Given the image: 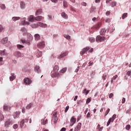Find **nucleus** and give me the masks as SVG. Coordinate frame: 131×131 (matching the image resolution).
Here are the masks:
<instances>
[{
	"label": "nucleus",
	"mask_w": 131,
	"mask_h": 131,
	"mask_svg": "<svg viewBox=\"0 0 131 131\" xmlns=\"http://www.w3.org/2000/svg\"><path fill=\"white\" fill-rule=\"evenodd\" d=\"M68 55V52H64V53L60 54L58 56V59H62V58H64V57H66V56H67Z\"/></svg>",
	"instance_id": "nucleus-12"
},
{
	"label": "nucleus",
	"mask_w": 131,
	"mask_h": 131,
	"mask_svg": "<svg viewBox=\"0 0 131 131\" xmlns=\"http://www.w3.org/2000/svg\"><path fill=\"white\" fill-rule=\"evenodd\" d=\"M127 75H128V76H130V75H131V71H127Z\"/></svg>",
	"instance_id": "nucleus-50"
},
{
	"label": "nucleus",
	"mask_w": 131,
	"mask_h": 131,
	"mask_svg": "<svg viewBox=\"0 0 131 131\" xmlns=\"http://www.w3.org/2000/svg\"><path fill=\"white\" fill-rule=\"evenodd\" d=\"M91 102V98H88L86 101V104H89Z\"/></svg>",
	"instance_id": "nucleus-49"
},
{
	"label": "nucleus",
	"mask_w": 131,
	"mask_h": 131,
	"mask_svg": "<svg viewBox=\"0 0 131 131\" xmlns=\"http://www.w3.org/2000/svg\"><path fill=\"white\" fill-rule=\"evenodd\" d=\"M5 118V117L4 116V115L0 113V121H2V120H4Z\"/></svg>",
	"instance_id": "nucleus-38"
},
{
	"label": "nucleus",
	"mask_w": 131,
	"mask_h": 131,
	"mask_svg": "<svg viewBox=\"0 0 131 131\" xmlns=\"http://www.w3.org/2000/svg\"><path fill=\"white\" fill-rule=\"evenodd\" d=\"M28 21L30 22H33L34 21V18H33V16L31 15L28 18Z\"/></svg>",
	"instance_id": "nucleus-28"
},
{
	"label": "nucleus",
	"mask_w": 131,
	"mask_h": 131,
	"mask_svg": "<svg viewBox=\"0 0 131 131\" xmlns=\"http://www.w3.org/2000/svg\"><path fill=\"white\" fill-rule=\"evenodd\" d=\"M125 103V98H123L122 99V103L124 104Z\"/></svg>",
	"instance_id": "nucleus-53"
},
{
	"label": "nucleus",
	"mask_w": 131,
	"mask_h": 131,
	"mask_svg": "<svg viewBox=\"0 0 131 131\" xmlns=\"http://www.w3.org/2000/svg\"><path fill=\"white\" fill-rule=\"evenodd\" d=\"M115 118H116V115L114 114L112 118H111L109 119V120L107 123L106 126H109V125H110V123H111V122H113L114 121V120L115 119Z\"/></svg>",
	"instance_id": "nucleus-4"
},
{
	"label": "nucleus",
	"mask_w": 131,
	"mask_h": 131,
	"mask_svg": "<svg viewBox=\"0 0 131 131\" xmlns=\"http://www.w3.org/2000/svg\"><path fill=\"white\" fill-rule=\"evenodd\" d=\"M17 48L18 49H23V48H24V46L21 45H17Z\"/></svg>",
	"instance_id": "nucleus-45"
},
{
	"label": "nucleus",
	"mask_w": 131,
	"mask_h": 131,
	"mask_svg": "<svg viewBox=\"0 0 131 131\" xmlns=\"http://www.w3.org/2000/svg\"><path fill=\"white\" fill-rule=\"evenodd\" d=\"M68 110H69V105H68V106L66 107V109H65V110H64L65 113H67V111H68Z\"/></svg>",
	"instance_id": "nucleus-46"
},
{
	"label": "nucleus",
	"mask_w": 131,
	"mask_h": 131,
	"mask_svg": "<svg viewBox=\"0 0 131 131\" xmlns=\"http://www.w3.org/2000/svg\"><path fill=\"white\" fill-rule=\"evenodd\" d=\"M4 30V28H3V26L0 25V32H2Z\"/></svg>",
	"instance_id": "nucleus-54"
},
{
	"label": "nucleus",
	"mask_w": 131,
	"mask_h": 131,
	"mask_svg": "<svg viewBox=\"0 0 131 131\" xmlns=\"http://www.w3.org/2000/svg\"><path fill=\"white\" fill-rule=\"evenodd\" d=\"M127 17V13H125L124 14H123L122 16V19L123 20H124V19H125V18H126Z\"/></svg>",
	"instance_id": "nucleus-32"
},
{
	"label": "nucleus",
	"mask_w": 131,
	"mask_h": 131,
	"mask_svg": "<svg viewBox=\"0 0 131 131\" xmlns=\"http://www.w3.org/2000/svg\"><path fill=\"white\" fill-rule=\"evenodd\" d=\"M59 76V73L58 72H55L53 74H51V77L55 78V77H58Z\"/></svg>",
	"instance_id": "nucleus-15"
},
{
	"label": "nucleus",
	"mask_w": 131,
	"mask_h": 131,
	"mask_svg": "<svg viewBox=\"0 0 131 131\" xmlns=\"http://www.w3.org/2000/svg\"><path fill=\"white\" fill-rule=\"evenodd\" d=\"M93 64H94V62H93V61H91L89 63V66H92V65H93Z\"/></svg>",
	"instance_id": "nucleus-56"
},
{
	"label": "nucleus",
	"mask_w": 131,
	"mask_h": 131,
	"mask_svg": "<svg viewBox=\"0 0 131 131\" xmlns=\"http://www.w3.org/2000/svg\"><path fill=\"white\" fill-rule=\"evenodd\" d=\"M61 16H62L64 19H68V15L65 12L61 13Z\"/></svg>",
	"instance_id": "nucleus-21"
},
{
	"label": "nucleus",
	"mask_w": 131,
	"mask_h": 131,
	"mask_svg": "<svg viewBox=\"0 0 131 131\" xmlns=\"http://www.w3.org/2000/svg\"><path fill=\"white\" fill-rule=\"evenodd\" d=\"M36 56L38 58H39L40 57H41L42 56V52H41L39 50H37Z\"/></svg>",
	"instance_id": "nucleus-18"
},
{
	"label": "nucleus",
	"mask_w": 131,
	"mask_h": 131,
	"mask_svg": "<svg viewBox=\"0 0 131 131\" xmlns=\"http://www.w3.org/2000/svg\"><path fill=\"white\" fill-rule=\"evenodd\" d=\"M110 112V108H108L106 111L105 113V116H106V115Z\"/></svg>",
	"instance_id": "nucleus-44"
},
{
	"label": "nucleus",
	"mask_w": 131,
	"mask_h": 131,
	"mask_svg": "<svg viewBox=\"0 0 131 131\" xmlns=\"http://www.w3.org/2000/svg\"><path fill=\"white\" fill-rule=\"evenodd\" d=\"M87 118H89V117H91V113H88L86 115Z\"/></svg>",
	"instance_id": "nucleus-59"
},
{
	"label": "nucleus",
	"mask_w": 131,
	"mask_h": 131,
	"mask_svg": "<svg viewBox=\"0 0 131 131\" xmlns=\"http://www.w3.org/2000/svg\"><path fill=\"white\" fill-rule=\"evenodd\" d=\"M32 39H33V37H32V35H31V34H29L28 35V41L24 39H21L20 40L23 43H27V45H28L29 46L30 45V42L29 41H31Z\"/></svg>",
	"instance_id": "nucleus-1"
},
{
	"label": "nucleus",
	"mask_w": 131,
	"mask_h": 131,
	"mask_svg": "<svg viewBox=\"0 0 131 131\" xmlns=\"http://www.w3.org/2000/svg\"><path fill=\"white\" fill-rule=\"evenodd\" d=\"M91 49L90 47H87L86 48H84V49H82V50L80 52V55L82 56V55H84L89 50Z\"/></svg>",
	"instance_id": "nucleus-5"
},
{
	"label": "nucleus",
	"mask_w": 131,
	"mask_h": 131,
	"mask_svg": "<svg viewBox=\"0 0 131 131\" xmlns=\"http://www.w3.org/2000/svg\"><path fill=\"white\" fill-rule=\"evenodd\" d=\"M63 6L64 8H67V7H68V4H67V2L64 1L63 2Z\"/></svg>",
	"instance_id": "nucleus-37"
},
{
	"label": "nucleus",
	"mask_w": 131,
	"mask_h": 131,
	"mask_svg": "<svg viewBox=\"0 0 131 131\" xmlns=\"http://www.w3.org/2000/svg\"><path fill=\"white\" fill-rule=\"evenodd\" d=\"M89 40L91 42H95V38L94 37H90L89 38Z\"/></svg>",
	"instance_id": "nucleus-39"
},
{
	"label": "nucleus",
	"mask_w": 131,
	"mask_h": 131,
	"mask_svg": "<svg viewBox=\"0 0 131 131\" xmlns=\"http://www.w3.org/2000/svg\"><path fill=\"white\" fill-rule=\"evenodd\" d=\"M126 129L127 130H129V129H130V125H127L126 126Z\"/></svg>",
	"instance_id": "nucleus-43"
},
{
	"label": "nucleus",
	"mask_w": 131,
	"mask_h": 131,
	"mask_svg": "<svg viewBox=\"0 0 131 131\" xmlns=\"http://www.w3.org/2000/svg\"><path fill=\"white\" fill-rule=\"evenodd\" d=\"M100 33L101 35H104V34L106 33V30H105V29H102L100 32Z\"/></svg>",
	"instance_id": "nucleus-27"
},
{
	"label": "nucleus",
	"mask_w": 131,
	"mask_h": 131,
	"mask_svg": "<svg viewBox=\"0 0 131 131\" xmlns=\"http://www.w3.org/2000/svg\"><path fill=\"white\" fill-rule=\"evenodd\" d=\"M33 104L32 103H30L27 106H26V109H30L31 107H32Z\"/></svg>",
	"instance_id": "nucleus-35"
},
{
	"label": "nucleus",
	"mask_w": 131,
	"mask_h": 131,
	"mask_svg": "<svg viewBox=\"0 0 131 131\" xmlns=\"http://www.w3.org/2000/svg\"><path fill=\"white\" fill-rule=\"evenodd\" d=\"M64 37H66V38H67V39H70V36H69V35L64 36Z\"/></svg>",
	"instance_id": "nucleus-62"
},
{
	"label": "nucleus",
	"mask_w": 131,
	"mask_h": 131,
	"mask_svg": "<svg viewBox=\"0 0 131 131\" xmlns=\"http://www.w3.org/2000/svg\"><path fill=\"white\" fill-rule=\"evenodd\" d=\"M80 128H81V123H78L74 131L80 130Z\"/></svg>",
	"instance_id": "nucleus-11"
},
{
	"label": "nucleus",
	"mask_w": 131,
	"mask_h": 131,
	"mask_svg": "<svg viewBox=\"0 0 131 131\" xmlns=\"http://www.w3.org/2000/svg\"><path fill=\"white\" fill-rule=\"evenodd\" d=\"M35 40H39L40 39V36L38 34H36L34 35Z\"/></svg>",
	"instance_id": "nucleus-25"
},
{
	"label": "nucleus",
	"mask_w": 131,
	"mask_h": 131,
	"mask_svg": "<svg viewBox=\"0 0 131 131\" xmlns=\"http://www.w3.org/2000/svg\"><path fill=\"white\" fill-rule=\"evenodd\" d=\"M1 42L2 43H3V45H6L8 42V37H5L3 38L1 40Z\"/></svg>",
	"instance_id": "nucleus-16"
},
{
	"label": "nucleus",
	"mask_w": 131,
	"mask_h": 131,
	"mask_svg": "<svg viewBox=\"0 0 131 131\" xmlns=\"http://www.w3.org/2000/svg\"><path fill=\"white\" fill-rule=\"evenodd\" d=\"M116 5H117V3H116V2H113L111 3V6L112 7H115V6H116Z\"/></svg>",
	"instance_id": "nucleus-40"
},
{
	"label": "nucleus",
	"mask_w": 131,
	"mask_h": 131,
	"mask_svg": "<svg viewBox=\"0 0 131 131\" xmlns=\"http://www.w3.org/2000/svg\"><path fill=\"white\" fill-rule=\"evenodd\" d=\"M106 16H109L110 15V11H106Z\"/></svg>",
	"instance_id": "nucleus-63"
},
{
	"label": "nucleus",
	"mask_w": 131,
	"mask_h": 131,
	"mask_svg": "<svg viewBox=\"0 0 131 131\" xmlns=\"http://www.w3.org/2000/svg\"><path fill=\"white\" fill-rule=\"evenodd\" d=\"M13 124V121H11L10 119H7L5 122V127L6 128H8V127H10V125H12Z\"/></svg>",
	"instance_id": "nucleus-2"
},
{
	"label": "nucleus",
	"mask_w": 131,
	"mask_h": 131,
	"mask_svg": "<svg viewBox=\"0 0 131 131\" xmlns=\"http://www.w3.org/2000/svg\"><path fill=\"white\" fill-rule=\"evenodd\" d=\"M37 25L38 26H40L41 27H45V26L46 25L44 24L43 23L38 22V23H37Z\"/></svg>",
	"instance_id": "nucleus-31"
},
{
	"label": "nucleus",
	"mask_w": 131,
	"mask_h": 131,
	"mask_svg": "<svg viewBox=\"0 0 131 131\" xmlns=\"http://www.w3.org/2000/svg\"><path fill=\"white\" fill-rule=\"evenodd\" d=\"M28 119H23L20 123V127L21 128H22V127H23V126H24V123H27V122H28Z\"/></svg>",
	"instance_id": "nucleus-6"
},
{
	"label": "nucleus",
	"mask_w": 131,
	"mask_h": 131,
	"mask_svg": "<svg viewBox=\"0 0 131 131\" xmlns=\"http://www.w3.org/2000/svg\"><path fill=\"white\" fill-rule=\"evenodd\" d=\"M111 21L110 18H107L105 20V23H110V22Z\"/></svg>",
	"instance_id": "nucleus-52"
},
{
	"label": "nucleus",
	"mask_w": 131,
	"mask_h": 131,
	"mask_svg": "<svg viewBox=\"0 0 131 131\" xmlns=\"http://www.w3.org/2000/svg\"><path fill=\"white\" fill-rule=\"evenodd\" d=\"M103 127H100L97 131H102L103 130Z\"/></svg>",
	"instance_id": "nucleus-61"
},
{
	"label": "nucleus",
	"mask_w": 131,
	"mask_h": 131,
	"mask_svg": "<svg viewBox=\"0 0 131 131\" xmlns=\"http://www.w3.org/2000/svg\"><path fill=\"white\" fill-rule=\"evenodd\" d=\"M41 13H42V10L38 9L36 12V15H40V14H41Z\"/></svg>",
	"instance_id": "nucleus-26"
},
{
	"label": "nucleus",
	"mask_w": 131,
	"mask_h": 131,
	"mask_svg": "<svg viewBox=\"0 0 131 131\" xmlns=\"http://www.w3.org/2000/svg\"><path fill=\"white\" fill-rule=\"evenodd\" d=\"M11 76L10 77V81H13L14 79H16V76H15V73H11Z\"/></svg>",
	"instance_id": "nucleus-13"
},
{
	"label": "nucleus",
	"mask_w": 131,
	"mask_h": 131,
	"mask_svg": "<svg viewBox=\"0 0 131 131\" xmlns=\"http://www.w3.org/2000/svg\"><path fill=\"white\" fill-rule=\"evenodd\" d=\"M13 128L14 129H16V128H18V125L17 124H14L13 125Z\"/></svg>",
	"instance_id": "nucleus-51"
},
{
	"label": "nucleus",
	"mask_w": 131,
	"mask_h": 131,
	"mask_svg": "<svg viewBox=\"0 0 131 131\" xmlns=\"http://www.w3.org/2000/svg\"><path fill=\"white\" fill-rule=\"evenodd\" d=\"M71 123L70 125L71 126H73V125L76 122V118H74V117H72L70 119Z\"/></svg>",
	"instance_id": "nucleus-7"
},
{
	"label": "nucleus",
	"mask_w": 131,
	"mask_h": 131,
	"mask_svg": "<svg viewBox=\"0 0 131 131\" xmlns=\"http://www.w3.org/2000/svg\"><path fill=\"white\" fill-rule=\"evenodd\" d=\"M35 71H36L37 73H40V69L39 68V66H36L35 67Z\"/></svg>",
	"instance_id": "nucleus-22"
},
{
	"label": "nucleus",
	"mask_w": 131,
	"mask_h": 131,
	"mask_svg": "<svg viewBox=\"0 0 131 131\" xmlns=\"http://www.w3.org/2000/svg\"><path fill=\"white\" fill-rule=\"evenodd\" d=\"M79 71V67H78L77 68V69L75 70V72H77L78 71Z\"/></svg>",
	"instance_id": "nucleus-60"
},
{
	"label": "nucleus",
	"mask_w": 131,
	"mask_h": 131,
	"mask_svg": "<svg viewBox=\"0 0 131 131\" xmlns=\"http://www.w3.org/2000/svg\"><path fill=\"white\" fill-rule=\"evenodd\" d=\"M12 20H13V21H17V20H19L20 19V17H13L12 18Z\"/></svg>",
	"instance_id": "nucleus-33"
},
{
	"label": "nucleus",
	"mask_w": 131,
	"mask_h": 131,
	"mask_svg": "<svg viewBox=\"0 0 131 131\" xmlns=\"http://www.w3.org/2000/svg\"><path fill=\"white\" fill-rule=\"evenodd\" d=\"M101 25H102V24H101L100 23H99L98 24L94 26V28H95V29H99V28L101 27Z\"/></svg>",
	"instance_id": "nucleus-20"
},
{
	"label": "nucleus",
	"mask_w": 131,
	"mask_h": 131,
	"mask_svg": "<svg viewBox=\"0 0 131 131\" xmlns=\"http://www.w3.org/2000/svg\"><path fill=\"white\" fill-rule=\"evenodd\" d=\"M14 118H17V117H19L20 115V112H16L13 113V114Z\"/></svg>",
	"instance_id": "nucleus-17"
},
{
	"label": "nucleus",
	"mask_w": 131,
	"mask_h": 131,
	"mask_svg": "<svg viewBox=\"0 0 131 131\" xmlns=\"http://www.w3.org/2000/svg\"><path fill=\"white\" fill-rule=\"evenodd\" d=\"M41 124H42L43 125H46V124H47V122H46V121L43 119L41 120Z\"/></svg>",
	"instance_id": "nucleus-41"
},
{
	"label": "nucleus",
	"mask_w": 131,
	"mask_h": 131,
	"mask_svg": "<svg viewBox=\"0 0 131 131\" xmlns=\"http://www.w3.org/2000/svg\"><path fill=\"white\" fill-rule=\"evenodd\" d=\"M24 83H26V84H31V82H32V81L29 78H26L24 80Z\"/></svg>",
	"instance_id": "nucleus-8"
},
{
	"label": "nucleus",
	"mask_w": 131,
	"mask_h": 131,
	"mask_svg": "<svg viewBox=\"0 0 131 131\" xmlns=\"http://www.w3.org/2000/svg\"><path fill=\"white\" fill-rule=\"evenodd\" d=\"M113 96H114V95L113 94V93H111L109 95V98L110 99H111V98H112L113 97Z\"/></svg>",
	"instance_id": "nucleus-55"
},
{
	"label": "nucleus",
	"mask_w": 131,
	"mask_h": 131,
	"mask_svg": "<svg viewBox=\"0 0 131 131\" xmlns=\"http://www.w3.org/2000/svg\"><path fill=\"white\" fill-rule=\"evenodd\" d=\"M53 70L55 72H58V71L59 70V66H58L57 65L55 66L53 68Z\"/></svg>",
	"instance_id": "nucleus-30"
},
{
	"label": "nucleus",
	"mask_w": 131,
	"mask_h": 131,
	"mask_svg": "<svg viewBox=\"0 0 131 131\" xmlns=\"http://www.w3.org/2000/svg\"><path fill=\"white\" fill-rule=\"evenodd\" d=\"M46 46L45 41H41L38 43L37 47L38 48L41 49V48H43Z\"/></svg>",
	"instance_id": "nucleus-10"
},
{
	"label": "nucleus",
	"mask_w": 131,
	"mask_h": 131,
	"mask_svg": "<svg viewBox=\"0 0 131 131\" xmlns=\"http://www.w3.org/2000/svg\"><path fill=\"white\" fill-rule=\"evenodd\" d=\"M66 128L65 127H62L60 130V131H66Z\"/></svg>",
	"instance_id": "nucleus-64"
},
{
	"label": "nucleus",
	"mask_w": 131,
	"mask_h": 131,
	"mask_svg": "<svg viewBox=\"0 0 131 131\" xmlns=\"http://www.w3.org/2000/svg\"><path fill=\"white\" fill-rule=\"evenodd\" d=\"M67 71V68H63L62 70H61L60 72L61 73H65V72H66Z\"/></svg>",
	"instance_id": "nucleus-36"
},
{
	"label": "nucleus",
	"mask_w": 131,
	"mask_h": 131,
	"mask_svg": "<svg viewBox=\"0 0 131 131\" xmlns=\"http://www.w3.org/2000/svg\"><path fill=\"white\" fill-rule=\"evenodd\" d=\"M118 77V75H117L114 76L113 77H112L111 79V83H113V81H114V80H115V79H116Z\"/></svg>",
	"instance_id": "nucleus-23"
},
{
	"label": "nucleus",
	"mask_w": 131,
	"mask_h": 131,
	"mask_svg": "<svg viewBox=\"0 0 131 131\" xmlns=\"http://www.w3.org/2000/svg\"><path fill=\"white\" fill-rule=\"evenodd\" d=\"M42 19H43V17L41 16H38L35 18V20H36V21H41Z\"/></svg>",
	"instance_id": "nucleus-19"
},
{
	"label": "nucleus",
	"mask_w": 131,
	"mask_h": 131,
	"mask_svg": "<svg viewBox=\"0 0 131 131\" xmlns=\"http://www.w3.org/2000/svg\"><path fill=\"white\" fill-rule=\"evenodd\" d=\"M0 8L2 9V10H5L6 5H5V4H0Z\"/></svg>",
	"instance_id": "nucleus-34"
},
{
	"label": "nucleus",
	"mask_w": 131,
	"mask_h": 131,
	"mask_svg": "<svg viewBox=\"0 0 131 131\" xmlns=\"http://www.w3.org/2000/svg\"><path fill=\"white\" fill-rule=\"evenodd\" d=\"M14 55L15 56V57H21V53L16 51L14 53Z\"/></svg>",
	"instance_id": "nucleus-24"
},
{
	"label": "nucleus",
	"mask_w": 131,
	"mask_h": 131,
	"mask_svg": "<svg viewBox=\"0 0 131 131\" xmlns=\"http://www.w3.org/2000/svg\"><path fill=\"white\" fill-rule=\"evenodd\" d=\"M8 54L6 53V49L4 50H0V56H7Z\"/></svg>",
	"instance_id": "nucleus-14"
},
{
	"label": "nucleus",
	"mask_w": 131,
	"mask_h": 131,
	"mask_svg": "<svg viewBox=\"0 0 131 131\" xmlns=\"http://www.w3.org/2000/svg\"><path fill=\"white\" fill-rule=\"evenodd\" d=\"M21 31H22L23 32H24V31H25V32H26V29H25V28H23L21 30Z\"/></svg>",
	"instance_id": "nucleus-57"
},
{
	"label": "nucleus",
	"mask_w": 131,
	"mask_h": 131,
	"mask_svg": "<svg viewBox=\"0 0 131 131\" xmlns=\"http://www.w3.org/2000/svg\"><path fill=\"white\" fill-rule=\"evenodd\" d=\"M52 3H55V4H57L58 3V0H51Z\"/></svg>",
	"instance_id": "nucleus-58"
},
{
	"label": "nucleus",
	"mask_w": 131,
	"mask_h": 131,
	"mask_svg": "<svg viewBox=\"0 0 131 131\" xmlns=\"http://www.w3.org/2000/svg\"><path fill=\"white\" fill-rule=\"evenodd\" d=\"M9 109V106H8V105H4V110H8Z\"/></svg>",
	"instance_id": "nucleus-42"
},
{
	"label": "nucleus",
	"mask_w": 131,
	"mask_h": 131,
	"mask_svg": "<svg viewBox=\"0 0 131 131\" xmlns=\"http://www.w3.org/2000/svg\"><path fill=\"white\" fill-rule=\"evenodd\" d=\"M20 6L21 9H24L25 8V3H24V2L21 1L20 2Z\"/></svg>",
	"instance_id": "nucleus-29"
},
{
	"label": "nucleus",
	"mask_w": 131,
	"mask_h": 131,
	"mask_svg": "<svg viewBox=\"0 0 131 131\" xmlns=\"http://www.w3.org/2000/svg\"><path fill=\"white\" fill-rule=\"evenodd\" d=\"M107 77V76L106 75H105V74H103V75H102V79L103 80H106V77Z\"/></svg>",
	"instance_id": "nucleus-47"
},
{
	"label": "nucleus",
	"mask_w": 131,
	"mask_h": 131,
	"mask_svg": "<svg viewBox=\"0 0 131 131\" xmlns=\"http://www.w3.org/2000/svg\"><path fill=\"white\" fill-rule=\"evenodd\" d=\"M52 119L54 120V123L58 121V117H57V113H54L52 116Z\"/></svg>",
	"instance_id": "nucleus-9"
},
{
	"label": "nucleus",
	"mask_w": 131,
	"mask_h": 131,
	"mask_svg": "<svg viewBox=\"0 0 131 131\" xmlns=\"http://www.w3.org/2000/svg\"><path fill=\"white\" fill-rule=\"evenodd\" d=\"M81 6H83L84 7H86V3L82 2L81 4Z\"/></svg>",
	"instance_id": "nucleus-48"
},
{
	"label": "nucleus",
	"mask_w": 131,
	"mask_h": 131,
	"mask_svg": "<svg viewBox=\"0 0 131 131\" xmlns=\"http://www.w3.org/2000/svg\"><path fill=\"white\" fill-rule=\"evenodd\" d=\"M104 39H106L105 37H102L100 35H98L96 38L97 42H102V41H104Z\"/></svg>",
	"instance_id": "nucleus-3"
}]
</instances>
